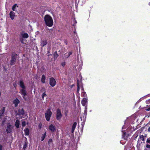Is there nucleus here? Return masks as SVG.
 Instances as JSON below:
<instances>
[{"label":"nucleus","instance_id":"5","mask_svg":"<svg viewBox=\"0 0 150 150\" xmlns=\"http://www.w3.org/2000/svg\"><path fill=\"white\" fill-rule=\"evenodd\" d=\"M62 114L61 110L59 109H57V111L56 118L57 119L59 120H60L62 117Z\"/></svg>","mask_w":150,"mask_h":150},{"label":"nucleus","instance_id":"39","mask_svg":"<svg viewBox=\"0 0 150 150\" xmlns=\"http://www.w3.org/2000/svg\"><path fill=\"white\" fill-rule=\"evenodd\" d=\"M2 146L0 144V150H2Z\"/></svg>","mask_w":150,"mask_h":150},{"label":"nucleus","instance_id":"33","mask_svg":"<svg viewBox=\"0 0 150 150\" xmlns=\"http://www.w3.org/2000/svg\"><path fill=\"white\" fill-rule=\"evenodd\" d=\"M87 112V108L86 106H85V110H84V112L86 114Z\"/></svg>","mask_w":150,"mask_h":150},{"label":"nucleus","instance_id":"34","mask_svg":"<svg viewBox=\"0 0 150 150\" xmlns=\"http://www.w3.org/2000/svg\"><path fill=\"white\" fill-rule=\"evenodd\" d=\"M65 65V62H63L61 63V65L62 66L64 67Z\"/></svg>","mask_w":150,"mask_h":150},{"label":"nucleus","instance_id":"19","mask_svg":"<svg viewBox=\"0 0 150 150\" xmlns=\"http://www.w3.org/2000/svg\"><path fill=\"white\" fill-rule=\"evenodd\" d=\"M5 110V108L4 107H3L2 109L1 110L0 112V116H2L4 113V111Z\"/></svg>","mask_w":150,"mask_h":150},{"label":"nucleus","instance_id":"23","mask_svg":"<svg viewBox=\"0 0 150 150\" xmlns=\"http://www.w3.org/2000/svg\"><path fill=\"white\" fill-rule=\"evenodd\" d=\"M46 135V132H45V133L44 134H43L42 135V136H41V137L42 141H43V140H44L45 138V137Z\"/></svg>","mask_w":150,"mask_h":150},{"label":"nucleus","instance_id":"3","mask_svg":"<svg viewBox=\"0 0 150 150\" xmlns=\"http://www.w3.org/2000/svg\"><path fill=\"white\" fill-rule=\"evenodd\" d=\"M19 93L22 95L23 98L25 100H26L27 99L26 97L27 93L25 91V88L20 89Z\"/></svg>","mask_w":150,"mask_h":150},{"label":"nucleus","instance_id":"16","mask_svg":"<svg viewBox=\"0 0 150 150\" xmlns=\"http://www.w3.org/2000/svg\"><path fill=\"white\" fill-rule=\"evenodd\" d=\"M19 85L22 89L25 88V86L23 82L22 81H20L19 83Z\"/></svg>","mask_w":150,"mask_h":150},{"label":"nucleus","instance_id":"12","mask_svg":"<svg viewBox=\"0 0 150 150\" xmlns=\"http://www.w3.org/2000/svg\"><path fill=\"white\" fill-rule=\"evenodd\" d=\"M19 103L20 101L17 98L15 99L13 102V103L15 105V106L16 107L18 106Z\"/></svg>","mask_w":150,"mask_h":150},{"label":"nucleus","instance_id":"27","mask_svg":"<svg viewBox=\"0 0 150 150\" xmlns=\"http://www.w3.org/2000/svg\"><path fill=\"white\" fill-rule=\"evenodd\" d=\"M140 139L142 141H144V137L143 135H141L140 136Z\"/></svg>","mask_w":150,"mask_h":150},{"label":"nucleus","instance_id":"1","mask_svg":"<svg viewBox=\"0 0 150 150\" xmlns=\"http://www.w3.org/2000/svg\"><path fill=\"white\" fill-rule=\"evenodd\" d=\"M44 19L46 25L49 27H52L53 24L52 18L48 15L45 16Z\"/></svg>","mask_w":150,"mask_h":150},{"label":"nucleus","instance_id":"30","mask_svg":"<svg viewBox=\"0 0 150 150\" xmlns=\"http://www.w3.org/2000/svg\"><path fill=\"white\" fill-rule=\"evenodd\" d=\"M52 142V139H50L48 141V144H51Z\"/></svg>","mask_w":150,"mask_h":150},{"label":"nucleus","instance_id":"14","mask_svg":"<svg viewBox=\"0 0 150 150\" xmlns=\"http://www.w3.org/2000/svg\"><path fill=\"white\" fill-rule=\"evenodd\" d=\"M76 125H77V123L76 122H74V124L72 125V129H71L72 133H73L74 132V130H75V129L76 128Z\"/></svg>","mask_w":150,"mask_h":150},{"label":"nucleus","instance_id":"25","mask_svg":"<svg viewBox=\"0 0 150 150\" xmlns=\"http://www.w3.org/2000/svg\"><path fill=\"white\" fill-rule=\"evenodd\" d=\"M147 126L148 127L147 129L148 131L150 132V123H149L147 125Z\"/></svg>","mask_w":150,"mask_h":150},{"label":"nucleus","instance_id":"20","mask_svg":"<svg viewBox=\"0 0 150 150\" xmlns=\"http://www.w3.org/2000/svg\"><path fill=\"white\" fill-rule=\"evenodd\" d=\"M45 77L44 75H43L42 76L41 78V82L43 83H44L45 82Z\"/></svg>","mask_w":150,"mask_h":150},{"label":"nucleus","instance_id":"2","mask_svg":"<svg viewBox=\"0 0 150 150\" xmlns=\"http://www.w3.org/2000/svg\"><path fill=\"white\" fill-rule=\"evenodd\" d=\"M17 54L15 53H13L12 54L11 58L10 61V64L12 65L15 64L17 58Z\"/></svg>","mask_w":150,"mask_h":150},{"label":"nucleus","instance_id":"36","mask_svg":"<svg viewBox=\"0 0 150 150\" xmlns=\"http://www.w3.org/2000/svg\"><path fill=\"white\" fill-rule=\"evenodd\" d=\"M41 91H44V92H45V89L44 88H42L41 89Z\"/></svg>","mask_w":150,"mask_h":150},{"label":"nucleus","instance_id":"37","mask_svg":"<svg viewBox=\"0 0 150 150\" xmlns=\"http://www.w3.org/2000/svg\"><path fill=\"white\" fill-rule=\"evenodd\" d=\"M150 102V99L148 100H146V102L147 103H149Z\"/></svg>","mask_w":150,"mask_h":150},{"label":"nucleus","instance_id":"10","mask_svg":"<svg viewBox=\"0 0 150 150\" xmlns=\"http://www.w3.org/2000/svg\"><path fill=\"white\" fill-rule=\"evenodd\" d=\"M49 128L52 132H54L56 130L55 127L53 125H50L49 126Z\"/></svg>","mask_w":150,"mask_h":150},{"label":"nucleus","instance_id":"31","mask_svg":"<svg viewBox=\"0 0 150 150\" xmlns=\"http://www.w3.org/2000/svg\"><path fill=\"white\" fill-rule=\"evenodd\" d=\"M5 122H6V121H5V120H3V121L2 123V124H1L2 125V126L4 125H5Z\"/></svg>","mask_w":150,"mask_h":150},{"label":"nucleus","instance_id":"8","mask_svg":"<svg viewBox=\"0 0 150 150\" xmlns=\"http://www.w3.org/2000/svg\"><path fill=\"white\" fill-rule=\"evenodd\" d=\"M13 127L10 125H8L7 128L6 129V132H7V133H10L12 131V129L13 128Z\"/></svg>","mask_w":150,"mask_h":150},{"label":"nucleus","instance_id":"22","mask_svg":"<svg viewBox=\"0 0 150 150\" xmlns=\"http://www.w3.org/2000/svg\"><path fill=\"white\" fill-rule=\"evenodd\" d=\"M17 4H15L14 5H13L12 8V9L13 11H16V9L17 7H18Z\"/></svg>","mask_w":150,"mask_h":150},{"label":"nucleus","instance_id":"4","mask_svg":"<svg viewBox=\"0 0 150 150\" xmlns=\"http://www.w3.org/2000/svg\"><path fill=\"white\" fill-rule=\"evenodd\" d=\"M52 112L50 109H48L45 113V116L47 121H49L50 120Z\"/></svg>","mask_w":150,"mask_h":150},{"label":"nucleus","instance_id":"32","mask_svg":"<svg viewBox=\"0 0 150 150\" xmlns=\"http://www.w3.org/2000/svg\"><path fill=\"white\" fill-rule=\"evenodd\" d=\"M146 142L148 143H150V138H148L147 139Z\"/></svg>","mask_w":150,"mask_h":150},{"label":"nucleus","instance_id":"24","mask_svg":"<svg viewBox=\"0 0 150 150\" xmlns=\"http://www.w3.org/2000/svg\"><path fill=\"white\" fill-rule=\"evenodd\" d=\"M26 140H25V143H24V146H23V148L25 149L26 148V147H27V139L26 138Z\"/></svg>","mask_w":150,"mask_h":150},{"label":"nucleus","instance_id":"6","mask_svg":"<svg viewBox=\"0 0 150 150\" xmlns=\"http://www.w3.org/2000/svg\"><path fill=\"white\" fill-rule=\"evenodd\" d=\"M77 93H79V90L80 88L81 89V90L82 91H83V87L82 84L81 83H80L79 80H77Z\"/></svg>","mask_w":150,"mask_h":150},{"label":"nucleus","instance_id":"28","mask_svg":"<svg viewBox=\"0 0 150 150\" xmlns=\"http://www.w3.org/2000/svg\"><path fill=\"white\" fill-rule=\"evenodd\" d=\"M72 53V52H69L67 53H65V55L67 54H68V56H67V57H69V56Z\"/></svg>","mask_w":150,"mask_h":150},{"label":"nucleus","instance_id":"35","mask_svg":"<svg viewBox=\"0 0 150 150\" xmlns=\"http://www.w3.org/2000/svg\"><path fill=\"white\" fill-rule=\"evenodd\" d=\"M146 147L147 148L150 149V145L149 144H147L146 145Z\"/></svg>","mask_w":150,"mask_h":150},{"label":"nucleus","instance_id":"26","mask_svg":"<svg viewBox=\"0 0 150 150\" xmlns=\"http://www.w3.org/2000/svg\"><path fill=\"white\" fill-rule=\"evenodd\" d=\"M46 96H47V95L45 93V92H44L43 93V94H42V98L43 100L44 99V97Z\"/></svg>","mask_w":150,"mask_h":150},{"label":"nucleus","instance_id":"38","mask_svg":"<svg viewBox=\"0 0 150 150\" xmlns=\"http://www.w3.org/2000/svg\"><path fill=\"white\" fill-rule=\"evenodd\" d=\"M64 56H65V58H68V57H67V56H68V54H67L65 55V54H64Z\"/></svg>","mask_w":150,"mask_h":150},{"label":"nucleus","instance_id":"9","mask_svg":"<svg viewBox=\"0 0 150 150\" xmlns=\"http://www.w3.org/2000/svg\"><path fill=\"white\" fill-rule=\"evenodd\" d=\"M41 45L42 47H43L45 45H46L47 43V40L45 39H44L41 40Z\"/></svg>","mask_w":150,"mask_h":150},{"label":"nucleus","instance_id":"13","mask_svg":"<svg viewBox=\"0 0 150 150\" xmlns=\"http://www.w3.org/2000/svg\"><path fill=\"white\" fill-rule=\"evenodd\" d=\"M87 99L85 98H83L81 101V103L83 106H85L87 102Z\"/></svg>","mask_w":150,"mask_h":150},{"label":"nucleus","instance_id":"18","mask_svg":"<svg viewBox=\"0 0 150 150\" xmlns=\"http://www.w3.org/2000/svg\"><path fill=\"white\" fill-rule=\"evenodd\" d=\"M18 112L19 115H23L24 114V111L23 109H19Z\"/></svg>","mask_w":150,"mask_h":150},{"label":"nucleus","instance_id":"15","mask_svg":"<svg viewBox=\"0 0 150 150\" xmlns=\"http://www.w3.org/2000/svg\"><path fill=\"white\" fill-rule=\"evenodd\" d=\"M22 37L24 38H27L28 37V35L26 33H22L21 34Z\"/></svg>","mask_w":150,"mask_h":150},{"label":"nucleus","instance_id":"7","mask_svg":"<svg viewBox=\"0 0 150 150\" xmlns=\"http://www.w3.org/2000/svg\"><path fill=\"white\" fill-rule=\"evenodd\" d=\"M50 84L52 87H53L56 84V81L54 78L53 77L50 79Z\"/></svg>","mask_w":150,"mask_h":150},{"label":"nucleus","instance_id":"29","mask_svg":"<svg viewBox=\"0 0 150 150\" xmlns=\"http://www.w3.org/2000/svg\"><path fill=\"white\" fill-rule=\"evenodd\" d=\"M22 125L23 127H24L25 125V122L24 121H23L22 122Z\"/></svg>","mask_w":150,"mask_h":150},{"label":"nucleus","instance_id":"21","mask_svg":"<svg viewBox=\"0 0 150 150\" xmlns=\"http://www.w3.org/2000/svg\"><path fill=\"white\" fill-rule=\"evenodd\" d=\"M24 131L25 135H28L29 134V130L28 128L24 129Z\"/></svg>","mask_w":150,"mask_h":150},{"label":"nucleus","instance_id":"17","mask_svg":"<svg viewBox=\"0 0 150 150\" xmlns=\"http://www.w3.org/2000/svg\"><path fill=\"white\" fill-rule=\"evenodd\" d=\"M20 125V121L18 120H16V122L15 126L17 128H18L19 127V125Z\"/></svg>","mask_w":150,"mask_h":150},{"label":"nucleus","instance_id":"41","mask_svg":"<svg viewBox=\"0 0 150 150\" xmlns=\"http://www.w3.org/2000/svg\"><path fill=\"white\" fill-rule=\"evenodd\" d=\"M74 33H76V32H74Z\"/></svg>","mask_w":150,"mask_h":150},{"label":"nucleus","instance_id":"40","mask_svg":"<svg viewBox=\"0 0 150 150\" xmlns=\"http://www.w3.org/2000/svg\"><path fill=\"white\" fill-rule=\"evenodd\" d=\"M146 110L147 111H149V110H150V107L149 108L147 109H146Z\"/></svg>","mask_w":150,"mask_h":150},{"label":"nucleus","instance_id":"11","mask_svg":"<svg viewBox=\"0 0 150 150\" xmlns=\"http://www.w3.org/2000/svg\"><path fill=\"white\" fill-rule=\"evenodd\" d=\"M9 15L11 19L13 20L15 15V13L13 11H11L10 12Z\"/></svg>","mask_w":150,"mask_h":150}]
</instances>
